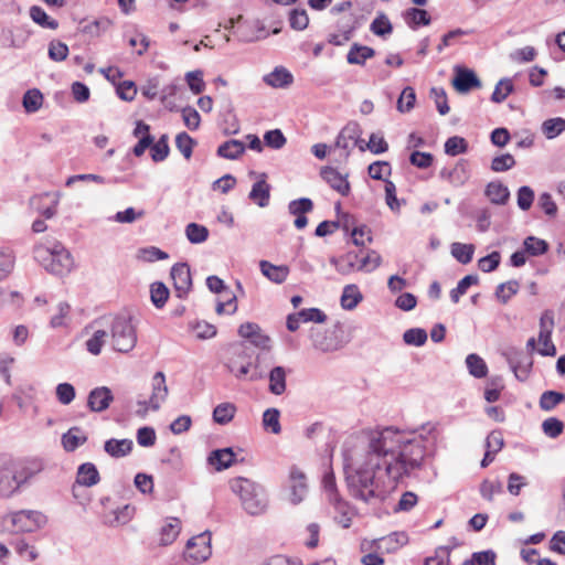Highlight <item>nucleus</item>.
Masks as SVG:
<instances>
[{
  "label": "nucleus",
  "mask_w": 565,
  "mask_h": 565,
  "mask_svg": "<svg viewBox=\"0 0 565 565\" xmlns=\"http://www.w3.org/2000/svg\"><path fill=\"white\" fill-rule=\"evenodd\" d=\"M479 278L477 275H467L462 279L459 280L457 287L451 289L450 299L454 303L459 302L460 297L463 296L468 288L472 285L478 284Z\"/></svg>",
  "instance_id": "nucleus-48"
},
{
  "label": "nucleus",
  "mask_w": 565,
  "mask_h": 565,
  "mask_svg": "<svg viewBox=\"0 0 565 565\" xmlns=\"http://www.w3.org/2000/svg\"><path fill=\"white\" fill-rule=\"evenodd\" d=\"M150 298L153 306L161 309L169 298V289L163 282H153L150 287Z\"/></svg>",
  "instance_id": "nucleus-46"
},
{
  "label": "nucleus",
  "mask_w": 565,
  "mask_h": 565,
  "mask_svg": "<svg viewBox=\"0 0 565 565\" xmlns=\"http://www.w3.org/2000/svg\"><path fill=\"white\" fill-rule=\"evenodd\" d=\"M408 543V535L405 532H393L377 541V547L387 553L396 552Z\"/></svg>",
  "instance_id": "nucleus-24"
},
{
  "label": "nucleus",
  "mask_w": 565,
  "mask_h": 565,
  "mask_svg": "<svg viewBox=\"0 0 565 565\" xmlns=\"http://www.w3.org/2000/svg\"><path fill=\"white\" fill-rule=\"evenodd\" d=\"M231 491L238 497L242 509L257 516L266 512L268 495L263 486L245 477H236L228 482Z\"/></svg>",
  "instance_id": "nucleus-2"
},
{
  "label": "nucleus",
  "mask_w": 565,
  "mask_h": 565,
  "mask_svg": "<svg viewBox=\"0 0 565 565\" xmlns=\"http://www.w3.org/2000/svg\"><path fill=\"white\" fill-rule=\"evenodd\" d=\"M546 315L542 316L540 320V333H539V344L537 349L539 354L542 356H554L556 354V347L551 340L553 319L550 320V328L546 326L545 321Z\"/></svg>",
  "instance_id": "nucleus-16"
},
{
  "label": "nucleus",
  "mask_w": 565,
  "mask_h": 565,
  "mask_svg": "<svg viewBox=\"0 0 565 565\" xmlns=\"http://www.w3.org/2000/svg\"><path fill=\"white\" fill-rule=\"evenodd\" d=\"M312 209H313V203L308 198L292 200L288 204L289 213L295 216L306 215L307 213L311 212Z\"/></svg>",
  "instance_id": "nucleus-59"
},
{
  "label": "nucleus",
  "mask_w": 565,
  "mask_h": 565,
  "mask_svg": "<svg viewBox=\"0 0 565 565\" xmlns=\"http://www.w3.org/2000/svg\"><path fill=\"white\" fill-rule=\"evenodd\" d=\"M322 179L341 195L347 196L350 193V183L345 175H342L334 168H324L321 171Z\"/></svg>",
  "instance_id": "nucleus-18"
},
{
  "label": "nucleus",
  "mask_w": 565,
  "mask_h": 565,
  "mask_svg": "<svg viewBox=\"0 0 565 565\" xmlns=\"http://www.w3.org/2000/svg\"><path fill=\"white\" fill-rule=\"evenodd\" d=\"M169 255L156 246L140 248L137 252V258L142 262L153 263L167 259Z\"/></svg>",
  "instance_id": "nucleus-52"
},
{
  "label": "nucleus",
  "mask_w": 565,
  "mask_h": 565,
  "mask_svg": "<svg viewBox=\"0 0 565 565\" xmlns=\"http://www.w3.org/2000/svg\"><path fill=\"white\" fill-rule=\"evenodd\" d=\"M245 151V145L241 140L237 139H231L225 142H223L217 148V156L221 158L230 159V160H236L238 159Z\"/></svg>",
  "instance_id": "nucleus-30"
},
{
  "label": "nucleus",
  "mask_w": 565,
  "mask_h": 565,
  "mask_svg": "<svg viewBox=\"0 0 565 565\" xmlns=\"http://www.w3.org/2000/svg\"><path fill=\"white\" fill-rule=\"evenodd\" d=\"M403 340L408 345L422 347L427 341V332L422 328H412L404 332Z\"/></svg>",
  "instance_id": "nucleus-55"
},
{
  "label": "nucleus",
  "mask_w": 565,
  "mask_h": 565,
  "mask_svg": "<svg viewBox=\"0 0 565 565\" xmlns=\"http://www.w3.org/2000/svg\"><path fill=\"white\" fill-rule=\"evenodd\" d=\"M114 399L113 392L107 386H99L92 390L87 397V407L95 413L106 411Z\"/></svg>",
  "instance_id": "nucleus-15"
},
{
  "label": "nucleus",
  "mask_w": 565,
  "mask_h": 565,
  "mask_svg": "<svg viewBox=\"0 0 565 565\" xmlns=\"http://www.w3.org/2000/svg\"><path fill=\"white\" fill-rule=\"evenodd\" d=\"M22 484L10 462L0 468V498L10 499L20 493Z\"/></svg>",
  "instance_id": "nucleus-9"
},
{
  "label": "nucleus",
  "mask_w": 565,
  "mask_h": 565,
  "mask_svg": "<svg viewBox=\"0 0 565 565\" xmlns=\"http://www.w3.org/2000/svg\"><path fill=\"white\" fill-rule=\"evenodd\" d=\"M248 198L259 207H265L269 203L270 185L266 182V174H260V179L252 186Z\"/></svg>",
  "instance_id": "nucleus-21"
},
{
  "label": "nucleus",
  "mask_w": 565,
  "mask_h": 565,
  "mask_svg": "<svg viewBox=\"0 0 565 565\" xmlns=\"http://www.w3.org/2000/svg\"><path fill=\"white\" fill-rule=\"evenodd\" d=\"M450 253L457 262L466 265L472 260L475 254V245L456 242L451 244Z\"/></svg>",
  "instance_id": "nucleus-36"
},
{
  "label": "nucleus",
  "mask_w": 565,
  "mask_h": 565,
  "mask_svg": "<svg viewBox=\"0 0 565 565\" xmlns=\"http://www.w3.org/2000/svg\"><path fill=\"white\" fill-rule=\"evenodd\" d=\"M363 300V295L354 284L344 286L341 295V306L345 310H353Z\"/></svg>",
  "instance_id": "nucleus-33"
},
{
  "label": "nucleus",
  "mask_w": 565,
  "mask_h": 565,
  "mask_svg": "<svg viewBox=\"0 0 565 565\" xmlns=\"http://www.w3.org/2000/svg\"><path fill=\"white\" fill-rule=\"evenodd\" d=\"M290 28L296 31H303L309 24V17L303 9H292L288 13Z\"/></svg>",
  "instance_id": "nucleus-50"
},
{
  "label": "nucleus",
  "mask_w": 565,
  "mask_h": 565,
  "mask_svg": "<svg viewBox=\"0 0 565 565\" xmlns=\"http://www.w3.org/2000/svg\"><path fill=\"white\" fill-rule=\"evenodd\" d=\"M514 86L510 78H501L491 95V100L493 103L500 104L507 99V97L513 92Z\"/></svg>",
  "instance_id": "nucleus-45"
},
{
  "label": "nucleus",
  "mask_w": 565,
  "mask_h": 565,
  "mask_svg": "<svg viewBox=\"0 0 565 565\" xmlns=\"http://www.w3.org/2000/svg\"><path fill=\"white\" fill-rule=\"evenodd\" d=\"M194 139L186 132H180L175 137V146L185 159H190L193 152Z\"/></svg>",
  "instance_id": "nucleus-62"
},
{
  "label": "nucleus",
  "mask_w": 565,
  "mask_h": 565,
  "mask_svg": "<svg viewBox=\"0 0 565 565\" xmlns=\"http://www.w3.org/2000/svg\"><path fill=\"white\" fill-rule=\"evenodd\" d=\"M280 413L277 408H268L263 414V425L266 430H270L273 434H279L281 426L279 423Z\"/></svg>",
  "instance_id": "nucleus-51"
},
{
  "label": "nucleus",
  "mask_w": 565,
  "mask_h": 565,
  "mask_svg": "<svg viewBox=\"0 0 565 565\" xmlns=\"http://www.w3.org/2000/svg\"><path fill=\"white\" fill-rule=\"evenodd\" d=\"M180 531V520L178 518H169L160 531V545L167 546L172 544L179 536Z\"/></svg>",
  "instance_id": "nucleus-31"
},
{
  "label": "nucleus",
  "mask_w": 565,
  "mask_h": 565,
  "mask_svg": "<svg viewBox=\"0 0 565 565\" xmlns=\"http://www.w3.org/2000/svg\"><path fill=\"white\" fill-rule=\"evenodd\" d=\"M486 196L491 203L497 205H503L510 198L509 189L499 181L489 182L484 189Z\"/></svg>",
  "instance_id": "nucleus-26"
},
{
  "label": "nucleus",
  "mask_w": 565,
  "mask_h": 565,
  "mask_svg": "<svg viewBox=\"0 0 565 565\" xmlns=\"http://www.w3.org/2000/svg\"><path fill=\"white\" fill-rule=\"evenodd\" d=\"M523 248L530 256H541L548 250V244L542 238L527 236L523 241Z\"/></svg>",
  "instance_id": "nucleus-42"
},
{
  "label": "nucleus",
  "mask_w": 565,
  "mask_h": 565,
  "mask_svg": "<svg viewBox=\"0 0 565 565\" xmlns=\"http://www.w3.org/2000/svg\"><path fill=\"white\" fill-rule=\"evenodd\" d=\"M55 395L62 405H70L76 396L75 387L70 383H60L55 388Z\"/></svg>",
  "instance_id": "nucleus-60"
},
{
  "label": "nucleus",
  "mask_w": 565,
  "mask_h": 565,
  "mask_svg": "<svg viewBox=\"0 0 565 565\" xmlns=\"http://www.w3.org/2000/svg\"><path fill=\"white\" fill-rule=\"evenodd\" d=\"M565 402V394L556 391H545L542 393L539 405L544 412H552L558 404Z\"/></svg>",
  "instance_id": "nucleus-38"
},
{
  "label": "nucleus",
  "mask_w": 565,
  "mask_h": 565,
  "mask_svg": "<svg viewBox=\"0 0 565 565\" xmlns=\"http://www.w3.org/2000/svg\"><path fill=\"white\" fill-rule=\"evenodd\" d=\"M294 81L292 74L285 67H275L273 72L264 76V82L274 88H284Z\"/></svg>",
  "instance_id": "nucleus-23"
},
{
  "label": "nucleus",
  "mask_w": 565,
  "mask_h": 565,
  "mask_svg": "<svg viewBox=\"0 0 565 565\" xmlns=\"http://www.w3.org/2000/svg\"><path fill=\"white\" fill-rule=\"evenodd\" d=\"M370 30L372 33L379 36L390 35L393 31V26L388 18L384 14L377 15L371 23Z\"/></svg>",
  "instance_id": "nucleus-58"
},
{
  "label": "nucleus",
  "mask_w": 565,
  "mask_h": 565,
  "mask_svg": "<svg viewBox=\"0 0 565 565\" xmlns=\"http://www.w3.org/2000/svg\"><path fill=\"white\" fill-rule=\"evenodd\" d=\"M43 94L38 88L28 89L22 98V106L28 114L36 113L43 105Z\"/></svg>",
  "instance_id": "nucleus-35"
},
{
  "label": "nucleus",
  "mask_w": 565,
  "mask_h": 565,
  "mask_svg": "<svg viewBox=\"0 0 565 565\" xmlns=\"http://www.w3.org/2000/svg\"><path fill=\"white\" fill-rule=\"evenodd\" d=\"M236 413V407L232 403H221L213 411V420L220 425L230 423Z\"/></svg>",
  "instance_id": "nucleus-40"
},
{
  "label": "nucleus",
  "mask_w": 565,
  "mask_h": 565,
  "mask_svg": "<svg viewBox=\"0 0 565 565\" xmlns=\"http://www.w3.org/2000/svg\"><path fill=\"white\" fill-rule=\"evenodd\" d=\"M185 236L190 243L201 244L209 238V230L204 225L198 223H189L185 226Z\"/></svg>",
  "instance_id": "nucleus-41"
},
{
  "label": "nucleus",
  "mask_w": 565,
  "mask_h": 565,
  "mask_svg": "<svg viewBox=\"0 0 565 565\" xmlns=\"http://www.w3.org/2000/svg\"><path fill=\"white\" fill-rule=\"evenodd\" d=\"M269 391L275 395H281L286 391V370L275 366L269 372Z\"/></svg>",
  "instance_id": "nucleus-34"
},
{
  "label": "nucleus",
  "mask_w": 565,
  "mask_h": 565,
  "mask_svg": "<svg viewBox=\"0 0 565 565\" xmlns=\"http://www.w3.org/2000/svg\"><path fill=\"white\" fill-rule=\"evenodd\" d=\"M352 2H341L331 9L332 13H343L338 21L339 31L347 34H353L354 30L360 24V17L350 12Z\"/></svg>",
  "instance_id": "nucleus-14"
},
{
  "label": "nucleus",
  "mask_w": 565,
  "mask_h": 565,
  "mask_svg": "<svg viewBox=\"0 0 565 565\" xmlns=\"http://www.w3.org/2000/svg\"><path fill=\"white\" fill-rule=\"evenodd\" d=\"M466 364L469 373L476 379H482L488 373V366L482 358L471 353L466 358Z\"/></svg>",
  "instance_id": "nucleus-39"
},
{
  "label": "nucleus",
  "mask_w": 565,
  "mask_h": 565,
  "mask_svg": "<svg viewBox=\"0 0 565 565\" xmlns=\"http://www.w3.org/2000/svg\"><path fill=\"white\" fill-rule=\"evenodd\" d=\"M11 466H14L15 473L22 484L25 486L33 479L39 472L43 470V463L40 460H33L28 463H20L17 461H10Z\"/></svg>",
  "instance_id": "nucleus-19"
},
{
  "label": "nucleus",
  "mask_w": 565,
  "mask_h": 565,
  "mask_svg": "<svg viewBox=\"0 0 565 565\" xmlns=\"http://www.w3.org/2000/svg\"><path fill=\"white\" fill-rule=\"evenodd\" d=\"M211 555V533L209 531L200 533L188 541L184 553L185 559H191L193 563H202L210 558Z\"/></svg>",
  "instance_id": "nucleus-7"
},
{
  "label": "nucleus",
  "mask_w": 565,
  "mask_h": 565,
  "mask_svg": "<svg viewBox=\"0 0 565 565\" xmlns=\"http://www.w3.org/2000/svg\"><path fill=\"white\" fill-rule=\"evenodd\" d=\"M416 102V94L413 87H405L397 100V109L401 113H408L414 108Z\"/></svg>",
  "instance_id": "nucleus-54"
},
{
  "label": "nucleus",
  "mask_w": 565,
  "mask_h": 565,
  "mask_svg": "<svg viewBox=\"0 0 565 565\" xmlns=\"http://www.w3.org/2000/svg\"><path fill=\"white\" fill-rule=\"evenodd\" d=\"M100 480L99 472L94 463H82L77 469L76 482L79 486L93 487Z\"/></svg>",
  "instance_id": "nucleus-27"
},
{
  "label": "nucleus",
  "mask_w": 565,
  "mask_h": 565,
  "mask_svg": "<svg viewBox=\"0 0 565 565\" xmlns=\"http://www.w3.org/2000/svg\"><path fill=\"white\" fill-rule=\"evenodd\" d=\"M403 18H404L405 23L411 29H414V30L419 26L428 25L430 23L429 13L426 10L419 9V8H412V9L406 10L403 13Z\"/></svg>",
  "instance_id": "nucleus-29"
},
{
  "label": "nucleus",
  "mask_w": 565,
  "mask_h": 565,
  "mask_svg": "<svg viewBox=\"0 0 565 565\" xmlns=\"http://www.w3.org/2000/svg\"><path fill=\"white\" fill-rule=\"evenodd\" d=\"M171 278L179 298H184L192 287L190 267L185 263H179L171 268Z\"/></svg>",
  "instance_id": "nucleus-11"
},
{
  "label": "nucleus",
  "mask_w": 565,
  "mask_h": 565,
  "mask_svg": "<svg viewBox=\"0 0 565 565\" xmlns=\"http://www.w3.org/2000/svg\"><path fill=\"white\" fill-rule=\"evenodd\" d=\"M289 501L299 504L308 493V483L305 472L297 466L289 469L288 476Z\"/></svg>",
  "instance_id": "nucleus-8"
},
{
  "label": "nucleus",
  "mask_w": 565,
  "mask_h": 565,
  "mask_svg": "<svg viewBox=\"0 0 565 565\" xmlns=\"http://www.w3.org/2000/svg\"><path fill=\"white\" fill-rule=\"evenodd\" d=\"M14 264V254L10 249L0 248V281L4 280L12 273Z\"/></svg>",
  "instance_id": "nucleus-49"
},
{
  "label": "nucleus",
  "mask_w": 565,
  "mask_h": 565,
  "mask_svg": "<svg viewBox=\"0 0 565 565\" xmlns=\"http://www.w3.org/2000/svg\"><path fill=\"white\" fill-rule=\"evenodd\" d=\"M520 285L516 280L500 284L495 289V296L502 303H507L518 291Z\"/></svg>",
  "instance_id": "nucleus-53"
},
{
  "label": "nucleus",
  "mask_w": 565,
  "mask_h": 565,
  "mask_svg": "<svg viewBox=\"0 0 565 565\" xmlns=\"http://www.w3.org/2000/svg\"><path fill=\"white\" fill-rule=\"evenodd\" d=\"M134 443L131 439H108L104 444V450L114 458H121L129 455L132 450Z\"/></svg>",
  "instance_id": "nucleus-25"
},
{
  "label": "nucleus",
  "mask_w": 565,
  "mask_h": 565,
  "mask_svg": "<svg viewBox=\"0 0 565 565\" xmlns=\"http://www.w3.org/2000/svg\"><path fill=\"white\" fill-rule=\"evenodd\" d=\"M382 263V257L376 250H369L365 255L360 257L359 265H356V271L372 273Z\"/></svg>",
  "instance_id": "nucleus-37"
},
{
  "label": "nucleus",
  "mask_w": 565,
  "mask_h": 565,
  "mask_svg": "<svg viewBox=\"0 0 565 565\" xmlns=\"http://www.w3.org/2000/svg\"><path fill=\"white\" fill-rule=\"evenodd\" d=\"M468 150V143L465 138L459 136L450 137L445 142V152L449 156L465 153Z\"/></svg>",
  "instance_id": "nucleus-57"
},
{
  "label": "nucleus",
  "mask_w": 565,
  "mask_h": 565,
  "mask_svg": "<svg viewBox=\"0 0 565 565\" xmlns=\"http://www.w3.org/2000/svg\"><path fill=\"white\" fill-rule=\"evenodd\" d=\"M86 440L87 436L79 427H72L62 436V444L66 451H74L84 445Z\"/></svg>",
  "instance_id": "nucleus-32"
},
{
  "label": "nucleus",
  "mask_w": 565,
  "mask_h": 565,
  "mask_svg": "<svg viewBox=\"0 0 565 565\" xmlns=\"http://www.w3.org/2000/svg\"><path fill=\"white\" fill-rule=\"evenodd\" d=\"M565 130V119L561 117L551 118L542 124V132L547 139H553Z\"/></svg>",
  "instance_id": "nucleus-47"
},
{
  "label": "nucleus",
  "mask_w": 565,
  "mask_h": 565,
  "mask_svg": "<svg viewBox=\"0 0 565 565\" xmlns=\"http://www.w3.org/2000/svg\"><path fill=\"white\" fill-rule=\"evenodd\" d=\"M168 137L163 135L157 142H152L150 147L151 158L154 162L163 161L169 154Z\"/></svg>",
  "instance_id": "nucleus-56"
},
{
  "label": "nucleus",
  "mask_w": 565,
  "mask_h": 565,
  "mask_svg": "<svg viewBox=\"0 0 565 565\" xmlns=\"http://www.w3.org/2000/svg\"><path fill=\"white\" fill-rule=\"evenodd\" d=\"M30 17L36 24L42 28L55 30L58 26L57 21L49 17L46 12L38 6L30 8Z\"/></svg>",
  "instance_id": "nucleus-43"
},
{
  "label": "nucleus",
  "mask_w": 565,
  "mask_h": 565,
  "mask_svg": "<svg viewBox=\"0 0 565 565\" xmlns=\"http://www.w3.org/2000/svg\"><path fill=\"white\" fill-rule=\"evenodd\" d=\"M310 339L316 350L321 352H333L341 348V343L334 331L322 328H311Z\"/></svg>",
  "instance_id": "nucleus-10"
},
{
  "label": "nucleus",
  "mask_w": 565,
  "mask_h": 565,
  "mask_svg": "<svg viewBox=\"0 0 565 565\" xmlns=\"http://www.w3.org/2000/svg\"><path fill=\"white\" fill-rule=\"evenodd\" d=\"M34 259L51 274L63 276L68 274L74 265L71 253L60 243L52 247L42 244L36 245L33 250Z\"/></svg>",
  "instance_id": "nucleus-3"
},
{
  "label": "nucleus",
  "mask_w": 565,
  "mask_h": 565,
  "mask_svg": "<svg viewBox=\"0 0 565 565\" xmlns=\"http://www.w3.org/2000/svg\"><path fill=\"white\" fill-rule=\"evenodd\" d=\"M46 523L47 516L38 510H19L2 516V524L12 532L32 533Z\"/></svg>",
  "instance_id": "nucleus-5"
},
{
  "label": "nucleus",
  "mask_w": 565,
  "mask_h": 565,
  "mask_svg": "<svg viewBox=\"0 0 565 565\" xmlns=\"http://www.w3.org/2000/svg\"><path fill=\"white\" fill-rule=\"evenodd\" d=\"M439 177L454 186H462L470 178L468 162L465 159L458 160L451 168H443Z\"/></svg>",
  "instance_id": "nucleus-12"
},
{
  "label": "nucleus",
  "mask_w": 565,
  "mask_h": 565,
  "mask_svg": "<svg viewBox=\"0 0 565 565\" xmlns=\"http://www.w3.org/2000/svg\"><path fill=\"white\" fill-rule=\"evenodd\" d=\"M107 339L108 332L106 330H95L93 335L86 341L87 351L93 355H98Z\"/></svg>",
  "instance_id": "nucleus-44"
},
{
  "label": "nucleus",
  "mask_w": 565,
  "mask_h": 565,
  "mask_svg": "<svg viewBox=\"0 0 565 565\" xmlns=\"http://www.w3.org/2000/svg\"><path fill=\"white\" fill-rule=\"evenodd\" d=\"M259 269L269 281L277 285L285 282L290 273L287 265H274L268 260H260Z\"/></svg>",
  "instance_id": "nucleus-17"
},
{
  "label": "nucleus",
  "mask_w": 565,
  "mask_h": 565,
  "mask_svg": "<svg viewBox=\"0 0 565 565\" xmlns=\"http://www.w3.org/2000/svg\"><path fill=\"white\" fill-rule=\"evenodd\" d=\"M360 135L361 130L359 125L356 122H350L338 135L335 147L344 150V156L348 157L350 153V145L344 142V139H350L354 146H356L359 143Z\"/></svg>",
  "instance_id": "nucleus-22"
},
{
  "label": "nucleus",
  "mask_w": 565,
  "mask_h": 565,
  "mask_svg": "<svg viewBox=\"0 0 565 565\" xmlns=\"http://www.w3.org/2000/svg\"><path fill=\"white\" fill-rule=\"evenodd\" d=\"M49 57L55 62L64 61L68 55V46L58 40H53L49 44Z\"/></svg>",
  "instance_id": "nucleus-64"
},
{
  "label": "nucleus",
  "mask_w": 565,
  "mask_h": 565,
  "mask_svg": "<svg viewBox=\"0 0 565 565\" xmlns=\"http://www.w3.org/2000/svg\"><path fill=\"white\" fill-rule=\"evenodd\" d=\"M110 340L115 351L130 352L137 344V330L131 317L119 315L110 322Z\"/></svg>",
  "instance_id": "nucleus-4"
},
{
  "label": "nucleus",
  "mask_w": 565,
  "mask_h": 565,
  "mask_svg": "<svg viewBox=\"0 0 565 565\" xmlns=\"http://www.w3.org/2000/svg\"><path fill=\"white\" fill-rule=\"evenodd\" d=\"M235 454L232 448L216 449L210 452L207 463L216 471H222L231 467L234 462Z\"/></svg>",
  "instance_id": "nucleus-20"
},
{
  "label": "nucleus",
  "mask_w": 565,
  "mask_h": 565,
  "mask_svg": "<svg viewBox=\"0 0 565 565\" xmlns=\"http://www.w3.org/2000/svg\"><path fill=\"white\" fill-rule=\"evenodd\" d=\"M426 455L424 439L394 427L372 431L344 454L349 494L364 503L382 502L397 482L419 469Z\"/></svg>",
  "instance_id": "nucleus-1"
},
{
  "label": "nucleus",
  "mask_w": 565,
  "mask_h": 565,
  "mask_svg": "<svg viewBox=\"0 0 565 565\" xmlns=\"http://www.w3.org/2000/svg\"><path fill=\"white\" fill-rule=\"evenodd\" d=\"M452 85L457 92L468 93L472 88L481 87V82L473 71L462 66H456Z\"/></svg>",
  "instance_id": "nucleus-13"
},
{
  "label": "nucleus",
  "mask_w": 565,
  "mask_h": 565,
  "mask_svg": "<svg viewBox=\"0 0 565 565\" xmlns=\"http://www.w3.org/2000/svg\"><path fill=\"white\" fill-rule=\"evenodd\" d=\"M169 390L166 383V375L163 372L158 371L151 380V395L148 401H138L137 415L143 417L149 409L157 412L160 409L162 403L166 402Z\"/></svg>",
  "instance_id": "nucleus-6"
},
{
  "label": "nucleus",
  "mask_w": 565,
  "mask_h": 565,
  "mask_svg": "<svg viewBox=\"0 0 565 565\" xmlns=\"http://www.w3.org/2000/svg\"><path fill=\"white\" fill-rule=\"evenodd\" d=\"M543 433L550 438H557L564 431V424L556 417H548L542 423Z\"/></svg>",
  "instance_id": "nucleus-61"
},
{
  "label": "nucleus",
  "mask_w": 565,
  "mask_h": 565,
  "mask_svg": "<svg viewBox=\"0 0 565 565\" xmlns=\"http://www.w3.org/2000/svg\"><path fill=\"white\" fill-rule=\"evenodd\" d=\"M374 55L375 51L372 47L354 43L347 54V61L349 64L364 65L366 60Z\"/></svg>",
  "instance_id": "nucleus-28"
},
{
  "label": "nucleus",
  "mask_w": 565,
  "mask_h": 565,
  "mask_svg": "<svg viewBox=\"0 0 565 565\" xmlns=\"http://www.w3.org/2000/svg\"><path fill=\"white\" fill-rule=\"evenodd\" d=\"M515 166V159L510 153H502L497 156L491 161V170L493 172H504Z\"/></svg>",
  "instance_id": "nucleus-63"
}]
</instances>
